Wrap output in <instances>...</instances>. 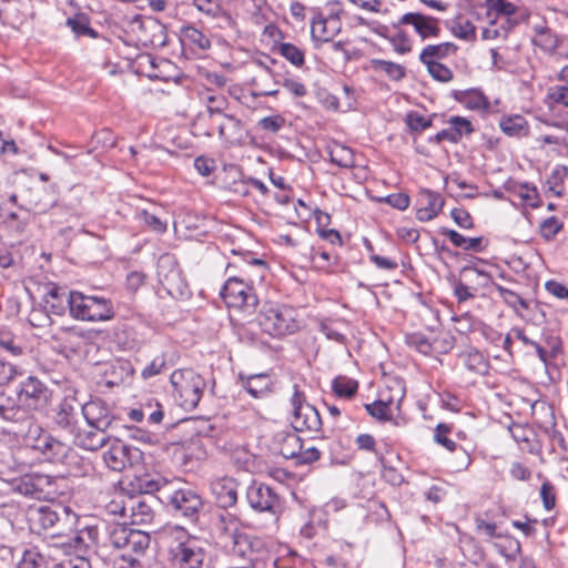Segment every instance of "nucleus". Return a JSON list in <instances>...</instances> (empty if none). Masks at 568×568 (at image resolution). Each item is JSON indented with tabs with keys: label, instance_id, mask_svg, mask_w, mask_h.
<instances>
[{
	"label": "nucleus",
	"instance_id": "nucleus-1",
	"mask_svg": "<svg viewBox=\"0 0 568 568\" xmlns=\"http://www.w3.org/2000/svg\"><path fill=\"white\" fill-rule=\"evenodd\" d=\"M67 303L70 316L77 321L106 322L115 315L113 303L102 296L70 291Z\"/></svg>",
	"mask_w": 568,
	"mask_h": 568
},
{
	"label": "nucleus",
	"instance_id": "nucleus-2",
	"mask_svg": "<svg viewBox=\"0 0 568 568\" xmlns=\"http://www.w3.org/2000/svg\"><path fill=\"white\" fill-rule=\"evenodd\" d=\"M81 412L85 418L88 426L102 432H112L115 436H121L126 430L132 438H142L138 436L141 433L139 428L128 426L122 418L112 414L108 404L101 399H92L85 404H81Z\"/></svg>",
	"mask_w": 568,
	"mask_h": 568
},
{
	"label": "nucleus",
	"instance_id": "nucleus-3",
	"mask_svg": "<svg viewBox=\"0 0 568 568\" xmlns=\"http://www.w3.org/2000/svg\"><path fill=\"white\" fill-rule=\"evenodd\" d=\"M75 514L62 505L31 507L28 510L30 529L37 534L52 530L53 535H60L75 523Z\"/></svg>",
	"mask_w": 568,
	"mask_h": 568
},
{
	"label": "nucleus",
	"instance_id": "nucleus-4",
	"mask_svg": "<svg viewBox=\"0 0 568 568\" xmlns=\"http://www.w3.org/2000/svg\"><path fill=\"white\" fill-rule=\"evenodd\" d=\"M261 329L272 337H283L295 333L298 327L296 311L293 307L273 303L263 305L256 317Z\"/></svg>",
	"mask_w": 568,
	"mask_h": 568
},
{
	"label": "nucleus",
	"instance_id": "nucleus-5",
	"mask_svg": "<svg viewBox=\"0 0 568 568\" xmlns=\"http://www.w3.org/2000/svg\"><path fill=\"white\" fill-rule=\"evenodd\" d=\"M231 554L242 562L255 568H267L275 565L265 541L258 537L234 531L232 534Z\"/></svg>",
	"mask_w": 568,
	"mask_h": 568
},
{
	"label": "nucleus",
	"instance_id": "nucleus-6",
	"mask_svg": "<svg viewBox=\"0 0 568 568\" xmlns=\"http://www.w3.org/2000/svg\"><path fill=\"white\" fill-rule=\"evenodd\" d=\"M170 381L175 403L185 410L194 409L206 387L205 379L193 369H176Z\"/></svg>",
	"mask_w": 568,
	"mask_h": 568
},
{
	"label": "nucleus",
	"instance_id": "nucleus-7",
	"mask_svg": "<svg viewBox=\"0 0 568 568\" xmlns=\"http://www.w3.org/2000/svg\"><path fill=\"white\" fill-rule=\"evenodd\" d=\"M162 501L171 508V510L181 517L191 521L199 519L200 513L204 508L202 496L196 489L187 485H170L162 490Z\"/></svg>",
	"mask_w": 568,
	"mask_h": 568
},
{
	"label": "nucleus",
	"instance_id": "nucleus-8",
	"mask_svg": "<svg viewBox=\"0 0 568 568\" xmlns=\"http://www.w3.org/2000/svg\"><path fill=\"white\" fill-rule=\"evenodd\" d=\"M75 558L91 559L92 566L98 561L106 564L109 559L106 542H100L99 529L95 526H88L79 530L68 542Z\"/></svg>",
	"mask_w": 568,
	"mask_h": 568
},
{
	"label": "nucleus",
	"instance_id": "nucleus-9",
	"mask_svg": "<svg viewBox=\"0 0 568 568\" xmlns=\"http://www.w3.org/2000/svg\"><path fill=\"white\" fill-rule=\"evenodd\" d=\"M170 560L174 568H205V541L187 536L169 550Z\"/></svg>",
	"mask_w": 568,
	"mask_h": 568
},
{
	"label": "nucleus",
	"instance_id": "nucleus-10",
	"mask_svg": "<svg viewBox=\"0 0 568 568\" xmlns=\"http://www.w3.org/2000/svg\"><path fill=\"white\" fill-rule=\"evenodd\" d=\"M291 405L293 408L291 425L295 432L318 433L322 429L323 423L318 410L306 402L305 394L296 384L293 386Z\"/></svg>",
	"mask_w": 568,
	"mask_h": 568
},
{
	"label": "nucleus",
	"instance_id": "nucleus-11",
	"mask_svg": "<svg viewBox=\"0 0 568 568\" xmlns=\"http://www.w3.org/2000/svg\"><path fill=\"white\" fill-rule=\"evenodd\" d=\"M10 202L19 203L28 213L43 214L57 203L55 193L48 187L34 185L10 196Z\"/></svg>",
	"mask_w": 568,
	"mask_h": 568
},
{
	"label": "nucleus",
	"instance_id": "nucleus-12",
	"mask_svg": "<svg viewBox=\"0 0 568 568\" xmlns=\"http://www.w3.org/2000/svg\"><path fill=\"white\" fill-rule=\"evenodd\" d=\"M221 296L230 307L251 310L257 305L254 288L243 276L230 275L221 290Z\"/></svg>",
	"mask_w": 568,
	"mask_h": 568
},
{
	"label": "nucleus",
	"instance_id": "nucleus-13",
	"mask_svg": "<svg viewBox=\"0 0 568 568\" xmlns=\"http://www.w3.org/2000/svg\"><path fill=\"white\" fill-rule=\"evenodd\" d=\"M246 500L256 513H267L277 516L282 511L281 498L270 486L253 481L246 489Z\"/></svg>",
	"mask_w": 568,
	"mask_h": 568
},
{
	"label": "nucleus",
	"instance_id": "nucleus-14",
	"mask_svg": "<svg viewBox=\"0 0 568 568\" xmlns=\"http://www.w3.org/2000/svg\"><path fill=\"white\" fill-rule=\"evenodd\" d=\"M394 383V395H388L387 392H379V398L372 403L366 404L365 408L367 413L379 420H389L392 418V407L396 409L405 397V386L400 379H393Z\"/></svg>",
	"mask_w": 568,
	"mask_h": 568
},
{
	"label": "nucleus",
	"instance_id": "nucleus-15",
	"mask_svg": "<svg viewBox=\"0 0 568 568\" xmlns=\"http://www.w3.org/2000/svg\"><path fill=\"white\" fill-rule=\"evenodd\" d=\"M50 395L49 388L40 379L29 376L20 384L18 400L23 407L37 410L47 405Z\"/></svg>",
	"mask_w": 568,
	"mask_h": 568
},
{
	"label": "nucleus",
	"instance_id": "nucleus-16",
	"mask_svg": "<svg viewBox=\"0 0 568 568\" xmlns=\"http://www.w3.org/2000/svg\"><path fill=\"white\" fill-rule=\"evenodd\" d=\"M139 457V449L124 444L119 438H115L102 454L105 466L112 471H123L131 467Z\"/></svg>",
	"mask_w": 568,
	"mask_h": 568
},
{
	"label": "nucleus",
	"instance_id": "nucleus-17",
	"mask_svg": "<svg viewBox=\"0 0 568 568\" xmlns=\"http://www.w3.org/2000/svg\"><path fill=\"white\" fill-rule=\"evenodd\" d=\"M404 24L412 26L423 40L430 37H438L440 32L438 20L436 18L425 16L419 12L405 13L397 23H393V27L398 28Z\"/></svg>",
	"mask_w": 568,
	"mask_h": 568
},
{
	"label": "nucleus",
	"instance_id": "nucleus-18",
	"mask_svg": "<svg viewBox=\"0 0 568 568\" xmlns=\"http://www.w3.org/2000/svg\"><path fill=\"white\" fill-rule=\"evenodd\" d=\"M79 408H81V403H78L74 397H65L55 409L54 425L70 435L74 433L78 427Z\"/></svg>",
	"mask_w": 568,
	"mask_h": 568
},
{
	"label": "nucleus",
	"instance_id": "nucleus-19",
	"mask_svg": "<svg viewBox=\"0 0 568 568\" xmlns=\"http://www.w3.org/2000/svg\"><path fill=\"white\" fill-rule=\"evenodd\" d=\"M210 489L219 507L227 509L237 503V483L231 477L214 479Z\"/></svg>",
	"mask_w": 568,
	"mask_h": 568
},
{
	"label": "nucleus",
	"instance_id": "nucleus-20",
	"mask_svg": "<svg viewBox=\"0 0 568 568\" xmlns=\"http://www.w3.org/2000/svg\"><path fill=\"white\" fill-rule=\"evenodd\" d=\"M153 503V495L129 498L128 509L130 511L132 523L135 525L150 524L154 518Z\"/></svg>",
	"mask_w": 568,
	"mask_h": 568
},
{
	"label": "nucleus",
	"instance_id": "nucleus-21",
	"mask_svg": "<svg viewBox=\"0 0 568 568\" xmlns=\"http://www.w3.org/2000/svg\"><path fill=\"white\" fill-rule=\"evenodd\" d=\"M418 202L420 207L416 212V217L422 222L435 219L445 203L439 193L427 189L420 191Z\"/></svg>",
	"mask_w": 568,
	"mask_h": 568
},
{
	"label": "nucleus",
	"instance_id": "nucleus-22",
	"mask_svg": "<svg viewBox=\"0 0 568 568\" xmlns=\"http://www.w3.org/2000/svg\"><path fill=\"white\" fill-rule=\"evenodd\" d=\"M213 124L216 125L219 136L222 140L231 144L242 142L244 138V126L240 119L231 114L221 115L213 122Z\"/></svg>",
	"mask_w": 568,
	"mask_h": 568
},
{
	"label": "nucleus",
	"instance_id": "nucleus-23",
	"mask_svg": "<svg viewBox=\"0 0 568 568\" xmlns=\"http://www.w3.org/2000/svg\"><path fill=\"white\" fill-rule=\"evenodd\" d=\"M108 432L98 430L94 428L90 429H80L75 428V432L71 434L73 437L74 445L87 449V450H98L103 447L108 442L109 437L106 435Z\"/></svg>",
	"mask_w": 568,
	"mask_h": 568
},
{
	"label": "nucleus",
	"instance_id": "nucleus-24",
	"mask_svg": "<svg viewBox=\"0 0 568 568\" xmlns=\"http://www.w3.org/2000/svg\"><path fill=\"white\" fill-rule=\"evenodd\" d=\"M452 97L469 110L487 111L489 109L488 99L481 91L476 89L454 90Z\"/></svg>",
	"mask_w": 568,
	"mask_h": 568
},
{
	"label": "nucleus",
	"instance_id": "nucleus-25",
	"mask_svg": "<svg viewBox=\"0 0 568 568\" xmlns=\"http://www.w3.org/2000/svg\"><path fill=\"white\" fill-rule=\"evenodd\" d=\"M151 537L148 532L130 527L121 549L132 552V557L143 556L150 546Z\"/></svg>",
	"mask_w": 568,
	"mask_h": 568
},
{
	"label": "nucleus",
	"instance_id": "nucleus-26",
	"mask_svg": "<svg viewBox=\"0 0 568 568\" xmlns=\"http://www.w3.org/2000/svg\"><path fill=\"white\" fill-rule=\"evenodd\" d=\"M457 49V45L452 42L429 44L422 50L419 61L423 64L440 63L439 60L455 54Z\"/></svg>",
	"mask_w": 568,
	"mask_h": 568
},
{
	"label": "nucleus",
	"instance_id": "nucleus-27",
	"mask_svg": "<svg viewBox=\"0 0 568 568\" xmlns=\"http://www.w3.org/2000/svg\"><path fill=\"white\" fill-rule=\"evenodd\" d=\"M276 443L278 453L287 459L297 458L298 454H301V449L303 448L300 436L294 432L278 433L276 435Z\"/></svg>",
	"mask_w": 568,
	"mask_h": 568
},
{
	"label": "nucleus",
	"instance_id": "nucleus-28",
	"mask_svg": "<svg viewBox=\"0 0 568 568\" xmlns=\"http://www.w3.org/2000/svg\"><path fill=\"white\" fill-rule=\"evenodd\" d=\"M242 379V386L254 398H262L272 392V379L267 374H257Z\"/></svg>",
	"mask_w": 568,
	"mask_h": 568
},
{
	"label": "nucleus",
	"instance_id": "nucleus-29",
	"mask_svg": "<svg viewBox=\"0 0 568 568\" xmlns=\"http://www.w3.org/2000/svg\"><path fill=\"white\" fill-rule=\"evenodd\" d=\"M500 130L508 136L523 138L529 135V124L519 114L504 116L499 122Z\"/></svg>",
	"mask_w": 568,
	"mask_h": 568
},
{
	"label": "nucleus",
	"instance_id": "nucleus-30",
	"mask_svg": "<svg viewBox=\"0 0 568 568\" xmlns=\"http://www.w3.org/2000/svg\"><path fill=\"white\" fill-rule=\"evenodd\" d=\"M68 293L61 287L52 286L44 297L45 308L54 315H64L68 308Z\"/></svg>",
	"mask_w": 568,
	"mask_h": 568
},
{
	"label": "nucleus",
	"instance_id": "nucleus-31",
	"mask_svg": "<svg viewBox=\"0 0 568 568\" xmlns=\"http://www.w3.org/2000/svg\"><path fill=\"white\" fill-rule=\"evenodd\" d=\"M173 298H183L190 294L189 285L182 275L181 268L160 283Z\"/></svg>",
	"mask_w": 568,
	"mask_h": 568
},
{
	"label": "nucleus",
	"instance_id": "nucleus-32",
	"mask_svg": "<svg viewBox=\"0 0 568 568\" xmlns=\"http://www.w3.org/2000/svg\"><path fill=\"white\" fill-rule=\"evenodd\" d=\"M34 477L41 499L52 500L61 494L59 481L62 479L40 473H34Z\"/></svg>",
	"mask_w": 568,
	"mask_h": 568
},
{
	"label": "nucleus",
	"instance_id": "nucleus-33",
	"mask_svg": "<svg viewBox=\"0 0 568 568\" xmlns=\"http://www.w3.org/2000/svg\"><path fill=\"white\" fill-rule=\"evenodd\" d=\"M191 4L211 18L221 19L226 24L232 22L231 16L221 7L217 0H192Z\"/></svg>",
	"mask_w": 568,
	"mask_h": 568
},
{
	"label": "nucleus",
	"instance_id": "nucleus-34",
	"mask_svg": "<svg viewBox=\"0 0 568 568\" xmlns=\"http://www.w3.org/2000/svg\"><path fill=\"white\" fill-rule=\"evenodd\" d=\"M38 448L49 460H59L65 456L68 449L64 444L49 436L39 438Z\"/></svg>",
	"mask_w": 568,
	"mask_h": 568
},
{
	"label": "nucleus",
	"instance_id": "nucleus-35",
	"mask_svg": "<svg viewBox=\"0 0 568 568\" xmlns=\"http://www.w3.org/2000/svg\"><path fill=\"white\" fill-rule=\"evenodd\" d=\"M28 408L22 405H16L10 398L6 403H0V418L7 422L21 423L28 419Z\"/></svg>",
	"mask_w": 568,
	"mask_h": 568
},
{
	"label": "nucleus",
	"instance_id": "nucleus-36",
	"mask_svg": "<svg viewBox=\"0 0 568 568\" xmlns=\"http://www.w3.org/2000/svg\"><path fill=\"white\" fill-rule=\"evenodd\" d=\"M130 527L120 524V523H112L109 524L105 527V541L108 547L111 546L114 549H121L122 544L124 542V539L128 536Z\"/></svg>",
	"mask_w": 568,
	"mask_h": 568
},
{
	"label": "nucleus",
	"instance_id": "nucleus-37",
	"mask_svg": "<svg viewBox=\"0 0 568 568\" xmlns=\"http://www.w3.org/2000/svg\"><path fill=\"white\" fill-rule=\"evenodd\" d=\"M0 348L13 357L24 354V346L21 339L9 331H0Z\"/></svg>",
	"mask_w": 568,
	"mask_h": 568
},
{
	"label": "nucleus",
	"instance_id": "nucleus-38",
	"mask_svg": "<svg viewBox=\"0 0 568 568\" xmlns=\"http://www.w3.org/2000/svg\"><path fill=\"white\" fill-rule=\"evenodd\" d=\"M329 158L332 163L339 168L348 169L355 165L353 151L342 144H336L331 149Z\"/></svg>",
	"mask_w": 568,
	"mask_h": 568
},
{
	"label": "nucleus",
	"instance_id": "nucleus-39",
	"mask_svg": "<svg viewBox=\"0 0 568 568\" xmlns=\"http://www.w3.org/2000/svg\"><path fill=\"white\" fill-rule=\"evenodd\" d=\"M67 26L74 32L77 37L88 36L97 38L98 33L90 27V20L87 14L79 13L67 20Z\"/></svg>",
	"mask_w": 568,
	"mask_h": 568
},
{
	"label": "nucleus",
	"instance_id": "nucleus-40",
	"mask_svg": "<svg viewBox=\"0 0 568 568\" xmlns=\"http://www.w3.org/2000/svg\"><path fill=\"white\" fill-rule=\"evenodd\" d=\"M135 481L140 496L152 495L154 491H160L162 494L163 488L165 486H170L169 484H162L160 478H153L149 475L136 477Z\"/></svg>",
	"mask_w": 568,
	"mask_h": 568
},
{
	"label": "nucleus",
	"instance_id": "nucleus-41",
	"mask_svg": "<svg viewBox=\"0 0 568 568\" xmlns=\"http://www.w3.org/2000/svg\"><path fill=\"white\" fill-rule=\"evenodd\" d=\"M13 489L20 495L41 500L34 474L26 475L17 480L13 484Z\"/></svg>",
	"mask_w": 568,
	"mask_h": 568
},
{
	"label": "nucleus",
	"instance_id": "nucleus-42",
	"mask_svg": "<svg viewBox=\"0 0 568 568\" xmlns=\"http://www.w3.org/2000/svg\"><path fill=\"white\" fill-rule=\"evenodd\" d=\"M372 67L375 70L385 72L392 80L395 81L402 80L406 74V70L403 65L392 61L374 59L372 60Z\"/></svg>",
	"mask_w": 568,
	"mask_h": 568
},
{
	"label": "nucleus",
	"instance_id": "nucleus-43",
	"mask_svg": "<svg viewBox=\"0 0 568 568\" xmlns=\"http://www.w3.org/2000/svg\"><path fill=\"white\" fill-rule=\"evenodd\" d=\"M229 108V100L224 95H209L206 98V111L212 123Z\"/></svg>",
	"mask_w": 568,
	"mask_h": 568
},
{
	"label": "nucleus",
	"instance_id": "nucleus-44",
	"mask_svg": "<svg viewBox=\"0 0 568 568\" xmlns=\"http://www.w3.org/2000/svg\"><path fill=\"white\" fill-rule=\"evenodd\" d=\"M181 34L186 41L202 50H206L211 47L210 39L193 26L182 27Z\"/></svg>",
	"mask_w": 568,
	"mask_h": 568
},
{
	"label": "nucleus",
	"instance_id": "nucleus-45",
	"mask_svg": "<svg viewBox=\"0 0 568 568\" xmlns=\"http://www.w3.org/2000/svg\"><path fill=\"white\" fill-rule=\"evenodd\" d=\"M179 264L175 257L171 254H163L160 256L156 265V274L159 282H163L165 278L179 270Z\"/></svg>",
	"mask_w": 568,
	"mask_h": 568
},
{
	"label": "nucleus",
	"instance_id": "nucleus-46",
	"mask_svg": "<svg viewBox=\"0 0 568 568\" xmlns=\"http://www.w3.org/2000/svg\"><path fill=\"white\" fill-rule=\"evenodd\" d=\"M452 32L459 39L474 41L476 39V28L469 20L458 18L453 27Z\"/></svg>",
	"mask_w": 568,
	"mask_h": 568
},
{
	"label": "nucleus",
	"instance_id": "nucleus-47",
	"mask_svg": "<svg viewBox=\"0 0 568 568\" xmlns=\"http://www.w3.org/2000/svg\"><path fill=\"white\" fill-rule=\"evenodd\" d=\"M357 387V382L346 376H337L333 381V390L337 396L352 397L356 393Z\"/></svg>",
	"mask_w": 568,
	"mask_h": 568
},
{
	"label": "nucleus",
	"instance_id": "nucleus-48",
	"mask_svg": "<svg viewBox=\"0 0 568 568\" xmlns=\"http://www.w3.org/2000/svg\"><path fill=\"white\" fill-rule=\"evenodd\" d=\"M494 547L508 561L515 560L516 556L520 552L521 549L520 542L511 537H505L504 542H495Z\"/></svg>",
	"mask_w": 568,
	"mask_h": 568
},
{
	"label": "nucleus",
	"instance_id": "nucleus-49",
	"mask_svg": "<svg viewBox=\"0 0 568 568\" xmlns=\"http://www.w3.org/2000/svg\"><path fill=\"white\" fill-rule=\"evenodd\" d=\"M280 53L295 67H302L305 62L304 52L292 43H281Z\"/></svg>",
	"mask_w": 568,
	"mask_h": 568
},
{
	"label": "nucleus",
	"instance_id": "nucleus-50",
	"mask_svg": "<svg viewBox=\"0 0 568 568\" xmlns=\"http://www.w3.org/2000/svg\"><path fill=\"white\" fill-rule=\"evenodd\" d=\"M497 292L499 293V296L505 301L506 304H508L514 310H518V306L521 308H528L529 303L520 297L517 293L496 284L495 285Z\"/></svg>",
	"mask_w": 568,
	"mask_h": 568
},
{
	"label": "nucleus",
	"instance_id": "nucleus-51",
	"mask_svg": "<svg viewBox=\"0 0 568 568\" xmlns=\"http://www.w3.org/2000/svg\"><path fill=\"white\" fill-rule=\"evenodd\" d=\"M332 23L329 20H320L313 23L312 27V37L316 40L323 42H332V38L339 28H333L332 31H328L327 24ZM335 23V21H333Z\"/></svg>",
	"mask_w": 568,
	"mask_h": 568
},
{
	"label": "nucleus",
	"instance_id": "nucleus-52",
	"mask_svg": "<svg viewBox=\"0 0 568 568\" xmlns=\"http://www.w3.org/2000/svg\"><path fill=\"white\" fill-rule=\"evenodd\" d=\"M450 430L452 426L443 423L438 424L435 428L434 440L438 445L445 447L447 450L454 452L457 445L453 439L448 438L447 436L450 433Z\"/></svg>",
	"mask_w": 568,
	"mask_h": 568
},
{
	"label": "nucleus",
	"instance_id": "nucleus-53",
	"mask_svg": "<svg viewBox=\"0 0 568 568\" xmlns=\"http://www.w3.org/2000/svg\"><path fill=\"white\" fill-rule=\"evenodd\" d=\"M489 9L500 16V19L508 22L510 16L515 14L517 8L506 0H488Z\"/></svg>",
	"mask_w": 568,
	"mask_h": 568
},
{
	"label": "nucleus",
	"instance_id": "nucleus-54",
	"mask_svg": "<svg viewBox=\"0 0 568 568\" xmlns=\"http://www.w3.org/2000/svg\"><path fill=\"white\" fill-rule=\"evenodd\" d=\"M564 224L556 216H550L540 224V235L549 241L552 240L562 229Z\"/></svg>",
	"mask_w": 568,
	"mask_h": 568
},
{
	"label": "nucleus",
	"instance_id": "nucleus-55",
	"mask_svg": "<svg viewBox=\"0 0 568 568\" xmlns=\"http://www.w3.org/2000/svg\"><path fill=\"white\" fill-rule=\"evenodd\" d=\"M406 343L418 351L419 353L427 355L432 352V344L428 341V338L420 334V333H414L406 336Z\"/></svg>",
	"mask_w": 568,
	"mask_h": 568
},
{
	"label": "nucleus",
	"instance_id": "nucleus-56",
	"mask_svg": "<svg viewBox=\"0 0 568 568\" xmlns=\"http://www.w3.org/2000/svg\"><path fill=\"white\" fill-rule=\"evenodd\" d=\"M432 78L439 82H449L453 80V71L443 63L425 64Z\"/></svg>",
	"mask_w": 568,
	"mask_h": 568
},
{
	"label": "nucleus",
	"instance_id": "nucleus-57",
	"mask_svg": "<svg viewBox=\"0 0 568 568\" xmlns=\"http://www.w3.org/2000/svg\"><path fill=\"white\" fill-rule=\"evenodd\" d=\"M0 217L2 219L3 223L8 224L9 226L17 222L16 230L19 234L23 232L27 224V219H20L16 212L10 211L7 207V204L0 206Z\"/></svg>",
	"mask_w": 568,
	"mask_h": 568
},
{
	"label": "nucleus",
	"instance_id": "nucleus-58",
	"mask_svg": "<svg viewBox=\"0 0 568 568\" xmlns=\"http://www.w3.org/2000/svg\"><path fill=\"white\" fill-rule=\"evenodd\" d=\"M44 558L41 554L33 549H28L23 552L18 568H42Z\"/></svg>",
	"mask_w": 568,
	"mask_h": 568
},
{
	"label": "nucleus",
	"instance_id": "nucleus-59",
	"mask_svg": "<svg viewBox=\"0 0 568 568\" xmlns=\"http://www.w3.org/2000/svg\"><path fill=\"white\" fill-rule=\"evenodd\" d=\"M448 123L452 125V131L458 133V142L462 140L464 134H470L474 132V126L469 120L463 116H452L448 120Z\"/></svg>",
	"mask_w": 568,
	"mask_h": 568
},
{
	"label": "nucleus",
	"instance_id": "nucleus-60",
	"mask_svg": "<svg viewBox=\"0 0 568 568\" xmlns=\"http://www.w3.org/2000/svg\"><path fill=\"white\" fill-rule=\"evenodd\" d=\"M257 125L263 131L276 133L285 125V119L280 114L265 116L258 121Z\"/></svg>",
	"mask_w": 568,
	"mask_h": 568
},
{
	"label": "nucleus",
	"instance_id": "nucleus-61",
	"mask_svg": "<svg viewBox=\"0 0 568 568\" xmlns=\"http://www.w3.org/2000/svg\"><path fill=\"white\" fill-rule=\"evenodd\" d=\"M140 219L143 221L145 225H148L151 230L156 233H164L166 231V223L163 222L159 216L148 212L146 210H142L139 213Z\"/></svg>",
	"mask_w": 568,
	"mask_h": 568
},
{
	"label": "nucleus",
	"instance_id": "nucleus-62",
	"mask_svg": "<svg viewBox=\"0 0 568 568\" xmlns=\"http://www.w3.org/2000/svg\"><path fill=\"white\" fill-rule=\"evenodd\" d=\"M166 369V363L164 357H155L148 366H145L141 373L144 379L151 378Z\"/></svg>",
	"mask_w": 568,
	"mask_h": 568
},
{
	"label": "nucleus",
	"instance_id": "nucleus-63",
	"mask_svg": "<svg viewBox=\"0 0 568 568\" xmlns=\"http://www.w3.org/2000/svg\"><path fill=\"white\" fill-rule=\"evenodd\" d=\"M407 125L413 131H423L432 126V119H426L417 112H410L407 115Z\"/></svg>",
	"mask_w": 568,
	"mask_h": 568
},
{
	"label": "nucleus",
	"instance_id": "nucleus-64",
	"mask_svg": "<svg viewBox=\"0 0 568 568\" xmlns=\"http://www.w3.org/2000/svg\"><path fill=\"white\" fill-rule=\"evenodd\" d=\"M52 568H94L91 559L73 558L53 565Z\"/></svg>",
	"mask_w": 568,
	"mask_h": 568
}]
</instances>
